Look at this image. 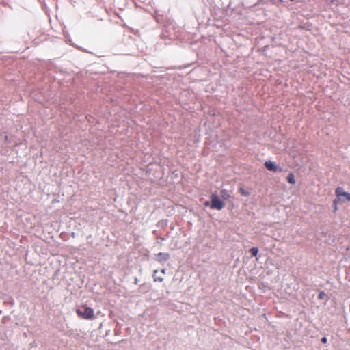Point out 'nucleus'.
Here are the masks:
<instances>
[{
  "label": "nucleus",
  "mask_w": 350,
  "mask_h": 350,
  "mask_svg": "<svg viewBox=\"0 0 350 350\" xmlns=\"http://www.w3.org/2000/svg\"><path fill=\"white\" fill-rule=\"evenodd\" d=\"M335 194L338 202H340V203L350 202V193L345 191L342 187H337L335 189Z\"/></svg>",
  "instance_id": "nucleus-2"
},
{
  "label": "nucleus",
  "mask_w": 350,
  "mask_h": 350,
  "mask_svg": "<svg viewBox=\"0 0 350 350\" xmlns=\"http://www.w3.org/2000/svg\"><path fill=\"white\" fill-rule=\"evenodd\" d=\"M158 270H154L153 273L154 280V282H162L163 281V278L157 275Z\"/></svg>",
  "instance_id": "nucleus-8"
},
{
  "label": "nucleus",
  "mask_w": 350,
  "mask_h": 350,
  "mask_svg": "<svg viewBox=\"0 0 350 350\" xmlns=\"http://www.w3.org/2000/svg\"><path fill=\"white\" fill-rule=\"evenodd\" d=\"M170 258V255L168 253L159 252L155 256V259L160 263H163L167 261Z\"/></svg>",
  "instance_id": "nucleus-5"
},
{
  "label": "nucleus",
  "mask_w": 350,
  "mask_h": 350,
  "mask_svg": "<svg viewBox=\"0 0 350 350\" xmlns=\"http://www.w3.org/2000/svg\"><path fill=\"white\" fill-rule=\"evenodd\" d=\"M161 271V273H162L163 274H165V272H166V270H165V269H163Z\"/></svg>",
  "instance_id": "nucleus-16"
},
{
  "label": "nucleus",
  "mask_w": 350,
  "mask_h": 350,
  "mask_svg": "<svg viewBox=\"0 0 350 350\" xmlns=\"http://www.w3.org/2000/svg\"><path fill=\"white\" fill-rule=\"evenodd\" d=\"M338 204H341L340 202H338L337 199L335 198L333 201L334 212H336L338 210Z\"/></svg>",
  "instance_id": "nucleus-11"
},
{
  "label": "nucleus",
  "mask_w": 350,
  "mask_h": 350,
  "mask_svg": "<svg viewBox=\"0 0 350 350\" xmlns=\"http://www.w3.org/2000/svg\"><path fill=\"white\" fill-rule=\"evenodd\" d=\"M210 204H211V202H209L208 201H206L204 203L205 206H210Z\"/></svg>",
  "instance_id": "nucleus-15"
},
{
  "label": "nucleus",
  "mask_w": 350,
  "mask_h": 350,
  "mask_svg": "<svg viewBox=\"0 0 350 350\" xmlns=\"http://www.w3.org/2000/svg\"><path fill=\"white\" fill-rule=\"evenodd\" d=\"M321 342H322L323 343H324V344L327 343V338H326V337H323V338H321Z\"/></svg>",
  "instance_id": "nucleus-14"
},
{
  "label": "nucleus",
  "mask_w": 350,
  "mask_h": 350,
  "mask_svg": "<svg viewBox=\"0 0 350 350\" xmlns=\"http://www.w3.org/2000/svg\"><path fill=\"white\" fill-rule=\"evenodd\" d=\"M77 315L84 319H92L94 316V310L85 306H81L80 308L76 310Z\"/></svg>",
  "instance_id": "nucleus-1"
},
{
  "label": "nucleus",
  "mask_w": 350,
  "mask_h": 350,
  "mask_svg": "<svg viewBox=\"0 0 350 350\" xmlns=\"http://www.w3.org/2000/svg\"><path fill=\"white\" fill-rule=\"evenodd\" d=\"M239 192L243 196H250V193L247 191H245L243 187L239 188Z\"/></svg>",
  "instance_id": "nucleus-9"
},
{
  "label": "nucleus",
  "mask_w": 350,
  "mask_h": 350,
  "mask_svg": "<svg viewBox=\"0 0 350 350\" xmlns=\"http://www.w3.org/2000/svg\"><path fill=\"white\" fill-rule=\"evenodd\" d=\"M325 295V294L323 292H321L319 295V299H322Z\"/></svg>",
  "instance_id": "nucleus-13"
},
{
  "label": "nucleus",
  "mask_w": 350,
  "mask_h": 350,
  "mask_svg": "<svg viewBox=\"0 0 350 350\" xmlns=\"http://www.w3.org/2000/svg\"><path fill=\"white\" fill-rule=\"evenodd\" d=\"M265 166L268 170L271 172H282V169L271 161H265Z\"/></svg>",
  "instance_id": "nucleus-4"
},
{
  "label": "nucleus",
  "mask_w": 350,
  "mask_h": 350,
  "mask_svg": "<svg viewBox=\"0 0 350 350\" xmlns=\"http://www.w3.org/2000/svg\"><path fill=\"white\" fill-rule=\"evenodd\" d=\"M211 208L220 211L224 207V202L221 200H220L216 194H212L211 196Z\"/></svg>",
  "instance_id": "nucleus-3"
},
{
  "label": "nucleus",
  "mask_w": 350,
  "mask_h": 350,
  "mask_svg": "<svg viewBox=\"0 0 350 350\" xmlns=\"http://www.w3.org/2000/svg\"><path fill=\"white\" fill-rule=\"evenodd\" d=\"M220 194L221 197L225 200H228L231 197L230 192L226 189H221Z\"/></svg>",
  "instance_id": "nucleus-6"
},
{
  "label": "nucleus",
  "mask_w": 350,
  "mask_h": 350,
  "mask_svg": "<svg viewBox=\"0 0 350 350\" xmlns=\"http://www.w3.org/2000/svg\"><path fill=\"white\" fill-rule=\"evenodd\" d=\"M278 1L280 2H282V3H288L289 1V0H278ZM290 1L297 3V2H300L301 0H290Z\"/></svg>",
  "instance_id": "nucleus-12"
},
{
  "label": "nucleus",
  "mask_w": 350,
  "mask_h": 350,
  "mask_svg": "<svg viewBox=\"0 0 350 350\" xmlns=\"http://www.w3.org/2000/svg\"><path fill=\"white\" fill-rule=\"evenodd\" d=\"M250 252L252 254V256H256L258 253V249L257 247H252L250 250Z\"/></svg>",
  "instance_id": "nucleus-10"
},
{
  "label": "nucleus",
  "mask_w": 350,
  "mask_h": 350,
  "mask_svg": "<svg viewBox=\"0 0 350 350\" xmlns=\"http://www.w3.org/2000/svg\"><path fill=\"white\" fill-rule=\"evenodd\" d=\"M286 180L288 181V183H289L290 184H292V185H294L295 184V176L294 174L291 172L288 174L287 177H286Z\"/></svg>",
  "instance_id": "nucleus-7"
}]
</instances>
